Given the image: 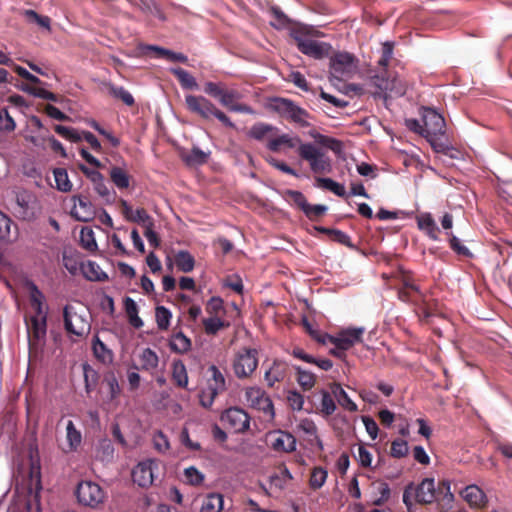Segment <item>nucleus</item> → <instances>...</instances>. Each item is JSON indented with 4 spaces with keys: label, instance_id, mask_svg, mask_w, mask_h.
Masks as SVG:
<instances>
[{
    "label": "nucleus",
    "instance_id": "obj_38",
    "mask_svg": "<svg viewBox=\"0 0 512 512\" xmlns=\"http://www.w3.org/2000/svg\"><path fill=\"white\" fill-rule=\"evenodd\" d=\"M110 179L118 189H126L130 185V176L123 168L118 166L111 168Z\"/></svg>",
    "mask_w": 512,
    "mask_h": 512
},
{
    "label": "nucleus",
    "instance_id": "obj_23",
    "mask_svg": "<svg viewBox=\"0 0 512 512\" xmlns=\"http://www.w3.org/2000/svg\"><path fill=\"white\" fill-rule=\"evenodd\" d=\"M29 299L32 308L35 311V315L32 317H38L39 319L45 318V321H47V313L44 311L43 308V302H44V295L43 293L38 289V287L34 283H29Z\"/></svg>",
    "mask_w": 512,
    "mask_h": 512
},
{
    "label": "nucleus",
    "instance_id": "obj_44",
    "mask_svg": "<svg viewBox=\"0 0 512 512\" xmlns=\"http://www.w3.org/2000/svg\"><path fill=\"white\" fill-rule=\"evenodd\" d=\"M21 90L30 94V95H33L34 97H38V98H41V99H45V100H49V101H52V102H58L59 101V97L58 95L54 94L53 92H50L44 88H41V87H36V86H31V85H28V84H24L21 86Z\"/></svg>",
    "mask_w": 512,
    "mask_h": 512
},
{
    "label": "nucleus",
    "instance_id": "obj_16",
    "mask_svg": "<svg viewBox=\"0 0 512 512\" xmlns=\"http://www.w3.org/2000/svg\"><path fill=\"white\" fill-rule=\"evenodd\" d=\"M185 105L189 112L198 115L202 119L209 120L215 105L206 97L201 95H186Z\"/></svg>",
    "mask_w": 512,
    "mask_h": 512
},
{
    "label": "nucleus",
    "instance_id": "obj_53",
    "mask_svg": "<svg viewBox=\"0 0 512 512\" xmlns=\"http://www.w3.org/2000/svg\"><path fill=\"white\" fill-rule=\"evenodd\" d=\"M205 310L210 316H223L225 314L223 300L220 297L210 298L206 303Z\"/></svg>",
    "mask_w": 512,
    "mask_h": 512
},
{
    "label": "nucleus",
    "instance_id": "obj_49",
    "mask_svg": "<svg viewBox=\"0 0 512 512\" xmlns=\"http://www.w3.org/2000/svg\"><path fill=\"white\" fill-rule=\"evenodd\" d=\"M296 373V380L304 390H310L314 387L316 376L312 372L302 369L301 367H296Z\"/></svg>",
    "mask_w": 512,
    "mask_h": 512
},
{
    "label": "nucleus",
    "instance_id": "obj_34",
    "mask_svg": "<svg viewBox=\"0 0 512 512\" xmlns=\"http://www.w3.org/2000/svg\"><path fill=\"white\" fill-rule=\"evenodd\" d=\"M124 308H125V312L127 314L129 323L134 328H137V329L141 328L144 323H143L142 319L138 316V306H137L136 302L132 298L126 297L124 299Z\"/></svg>",
    "mask_w": 512,
    "mask_h": 512
},
{
    "label": "nucleus",
    "instance_id": "obj_37",
    "mask_svg": "<svg viewBox=\"0 0 512 512\" xmlns=\"http://www.w3.org/2000/svg\"><path fill=\"white\" fill-rule=\"evenodd\" d=\"M275 131H277L275 126L258 122L250 128L248 135L255 140L262 141Z\"/></svg>",
    "mask_w": 512,
    "mask_h": 512
},
{
    "label": "nucleus",
    "instance_id": "obj_33",
    "mask_svg": "<svg viewBox=\"0 0 512 512\" xmlns=\"http://www.w3.org/2000/svg\"><path fill=\"white\" fill-rule=\"evenodd\" d=\"M223 504L224 500L221 494L210 493L204 498L200 512H221Z\"/></svg>",
    "mask_w": 512,
    "mask_h": 512
},
{
    "label": "nucleus",
    "instance_id": "obj_62",
    "mask_svg": "<svg viewBox=\"0 0 512 512\" xmlns=\"http://www.w3.org/2000/svg\"><path fill=\"white\" fill-rule=\"evenodd\" d=\"M104 382L107 384L109 388L110 399H116L119 396L121 389L114 372H108L104 376Z\"/></svg>",
    "mask_w": 512,
    "mask_h": 512
},
{
    "label": "nucleus",
    "instance_id": "obj_5",
    "mask_svg": "<svg viewBox=\"0 0 512 512\" xmlns=\"http://www.w3.org/2000/svg\"><path fill=\"white\" fill-rule=\"evenodd\" d=\"M357 68L358 59L352 53L338 51L330 56L329 72L334 79H349L354 75Z\"/></svg>",
    "mask_w": 512,
    "mask_h": 512
},
{
    "label": "nucleus",
    "instance_id": "obj_17",
    "mask_svg": "<svg viewBox=\"0 0 512 512\" xmlns=\"http://www.w3.org/2000/svg\"><path fill=\"white\" fill-rule=\"evenodd\" d=\"M34 196L28 191H20L15 196V206L13 208L14 214L17 218L22 220H30L34 216L32 203Z\"/></svg>",
    "mask_w": 512,
    "mask_h": 512
},
{
    "label": "nucleus",
    "instance_id": "obj_30",
    "mask_svg": "<svg viewBox=\"0 0 512 512\" xmlns=\"http://www.w3.org/2000/svg\"><path fill=\"white\" fill-rule=\"evenodd\" d=\"M286 366L284 363L274 361L273 365L265 372L264 378L267 384L272 387L276 382H280L285 378Z\"/></svg>",
    "mask_w": 512,
    "mask_h": 512
},
{
    "label": "nucleus",
    "instance_id": "obj_2",
    "mask_svg": "<svg viewBox=\"0 0 512 512\" xmlns=\"http://www.w3.org/2000/svg\"><path fill=\"white\" fill-rule=\"evenodd\" d=\"M271 106L276 113L289 122L294 123L301 128L311 126V114L306 109L297 105L294 101L288 98L277 97L272 100Z\"/></svg>",
    "mask_w": 512,
    "mask_h": 512
},
{
    "label": "nucleus",
    "instance_id": "obj_21",
    "mask_svg": "<svg viewBox=\"0 0 512 512\" xmlns=\"http://www.w3.org/2000/svg\"><path fill=\"white\" fill-rule=\"evenodd\" d=\"M462 495L472 508H483L488 502L486 494L477 485L467 486Z\"/></svg>",
    "mask_w": 512,
    "mask_h": 512
},
{
    "label": "nucleus",
    "instance_id": "obj_54",
    "mask_svg": "<svg viewBox=\"0 0 512 512\" xmlns=\"http://www.w3.org/2000/svg\"><path fill=\"white\" fill-rule=\"evenodd\" d=\"M394 43L385 42L382 44L381 56L378 60V66L381 69H386L393 58Z\"/></svg>",
    "mask_w": 512,
    "mask_h": 512
},
{
    "label": "nucleus",
    "instance_id": "obj_9",
    "mask_svg": "<svg viewBox=\"0 0 512 512\" xmlns=\"http://www.w3.org/2000/svg\"><path fill=\"white\" fill-rule=\"evenodd\" d=\"M258 366V351L243 347L235 354L232 367L237 378H249Z\"/></svg>",
    "mask_w": 512,
    "mask_h": 512
},
{
    "label": "nucleus",
    "instance_id": "obj_36",
    "mask_svg": "<svg viewBox=\"0 0 512 512\" xmlns=\"http://www.w3.org/2000/svg\"><path fill=\"white\" fill-rule=\"evenodd\" d=\"M171 73L177 78L183 89H197L196 79L181 67L172 68Z\"/></svg>",
    "mask_w": 512,
    "mask_h": 512
},
{
    "label": "nucleus",
    "instance_id": "obj_51",
    "mask_svg": "<svg viewBox=\"0 0 512 512\" xmlns=\"http://www.w3.org/2000/svg\"><path fill=\"white\" fill-rule=\"evenodd\" d=\"M156 323L160 330H167L170 325L172 314L164 306H157L155 310Z\"/></svg>",
    "mask_w": 512,
    "mask_h": 512
},
{
    "label": "nucleus",
    "instance_id": "obj_1",
    "mask_svg": "<svg viewBox=\"0 0 512 512\" xmlns=\"http://www.w3.org/2000/svg\"><path fill=\"white\" fill-rule=\"evenodd\" d=\"M425 138L432 149L437 153L447 154L450 143L446 137V123L444 117L432 108H424L422 112Z\"/></svg>",
    "mask_w": 512,
    "mask_h": 512
},
{
    "label": "nucleus",
    "instance_id": "obj_13",
    "mask_svg": "<svg viewBox=\"0 0 512 512\" xmlns=\"http://www.w3.org/2000/svg\"><path fill=\"white\" fill-rule=\"evenodd\" d=\"M371 84L377 89L375 93H394L402 95L405 90L401 81L396 77H391L386 69H381L371 76Z\"/></svg>",
    "mask_w": 512,
    "mask_h": 512
},
{
    "label": "nucleus",
    "instance_id": "obj_11",
    "mask_svg": "<svg viewBox=\"0 0 512 512\" xmlns=\"http://www.w3.org/2000/svg\"><path fill=\"white\" fill-rule=\"evenodd\" d=\"M364 331L365 329L362 327L348 328L340 331L336 336L325 334L321 338H318V341L323 344H333L339 350H348L356 343L362 342Z\"/></svg>",
    "mask_w": 512,
    "mask_h": 512
},
{
    "label": "nucleus",
    "instance_id": "obj_25",
    "mask_svg": "<svg viewBox=\"0 0 512 512\" xmlns=\"http://www.w3.org/2000/svg\"><path fill=\"white\" fill-rule=\"evenodd\" d=\"M92 351L97 360L103 364H110L113 361L114 355L101 340L95 335L92 340Z\"/></svg>",
    "mask_w": 512,
    "mask_h": 512
},
{
    "label": "nucleus",
    "instance_id": "obj_28",
    "mask_svg": "<svg viewBox=\"0 0 512 512\" xmlns=\"http://www.w3.org/2000/svg\"><path fill=\"white\" fill-rule=\"evenodd\" d=\"M418 228L424 231L432 240L438 239L439 228L430 213H423L417 217Z\"/></svg>",
    "mask_w": 512,
    "mask_h": 512
},
{
    "label": "nucleus",
    "instance_id": "obj_3",
    "mask_svg": "<svg viewBox=\"0 0 512 512\" xmlns=\"http://www.w3.org/2000/svg\"><path fill=\"white\" fill-rule=\"evenodd\" d=\"M207 373V385L200 394V404L204 408H210L216 397L227 390L225 375L217 366H209Z\"/></svg>",
    "mask_w": 512,
    "mask_h": 512
},
{
    "label": "nucleus",
    "instance_id": "obj_15",
    "mask_svg": "<svg viewBox=\"0 0 512 512\" xmlns=\"http://www.w3.org/2000/svg\"><path fill=\"white\" fill-rule=\"evenodd\" d=\"M71 200L73 206L71 207L70 214L77 221L89 222L95 217V209L90 199L86 195H74Z\"/></svg>",
    "mask_w": 512,
    "mask_h": 512
},
{
    "label": "nucleus",
    "instance_id": "obj_48",
    "mask_svg": "<svg viewBox=\"0 0 512 512\" xmlns=\"http://www.w3.org/2000/svg\"><path fill=\"white\" fill-rule=\"evenodd\" d=\"M317 184L319 187L330 190L335 195L339 197H346V190L342 184L337 183L336 181L330 178H316Z\"/></svg>",
    "mask_w": 512,
    "mask_h": 512
},
{
    "label": "nucleus",
    "instance_id": "obj_4",
    "mask_svg": "<svg viewBox=\"0 0 512 512\" xmlns=\"http://www.w3.org/2000/svg\"><path fill=\"white\" fill-rule=\"evenodd\" d=\"M26 328L29 357L30 359L36 360L41 355L45 345L47 321H45V318L39 319L38 317H30L29 320H26Z\"/></svg>",
    "mask_w": 512,
    "mask_h": 512
},
{
    "label": "nucleus",
    "instance_id": "obj_24",
    "mask_svg": "<svg viewBox=\"0 0 512 512\" xmlns=\"http://www.w3.org/2000/svg\"><path fill=\"white\" fill-rule=\"evenodd\" d=\"M236 98L237 93L235 91L225 90L218 101L232 112L250 113L251 108L246 104L236 103Z\"/></svg>",
    "mask_w": 512,
    "mask_h": 512
},
{
    "label": "nucleus",
    "instance_id": "obj_32",
    "mask_svg": "<svg viewBox=\"0 0 512 512\" xmlns=\"http://www.w3.org/2000/svg\"><path fill=\"white\" fill-rule=\"evenodd\" d=\"M204 331L207 335H216L220 330L229 327V322L222 319V316H210L202 320Z\"/></svg>",
    "mask_w": 512,
    "mask_h": 512
},
{
    "label": "nucleus",
    "instance_id": "obj_42",
    "mask_svg": "<svg viewBox=\"0 0 512 512\" xmlns=\"http://www.w3.org/2000/svg\"><path fill=\"white\" fill-rule=\"evenodd\" d=\"M82 271L85 278L90 281H104L108 279L107 274L103 272L95 262L92 261H89L86 265H83Z\"/></svg>",
    "mask_w": 512,
    "mask_h": 512
},
{
    "label": "nucleus",
    "instance_id": "obj_19",
    "mask_svg": "<svg viewBox=\"0 0 512 512\" xmlns=\"http://www.w3.org/2000/svg\"><path fill=\"white\" fill-rule=\"evenodd\" d=\"M415 500L422 505L431 504L436 499V487L433 478H424L417 487H414Z\"/></svg>",
    "mask_w": 512,
    "mask_h": 512
},
{
    "label": "nucleus",
    "instance_id": "obj_8",
    "mask_svg": "<svg viewBox=\"0 0 512 512\" xmlns=\"http://www.w3.org/2000/svg\"><path fill=\"white\" fill-rule=\"evenodd\" d=\"M291 37L301 53L314 59H323L329 56V52L332 49L330 44L313 40L307 37L301 30L293 31Z\"/></svg>",
    "mask_w": 512,
    "mask_h": 512
},
{
    "label": "nucleus",
    "instance_id": "obj_39",
    "mask_svg": "<svg viewBox=\"0 0 512 512\" xmlns=\"http://www.w3.org/2000/svg\"><path fill=\"white\" fill-rule=\"evenodd\" d=\"M148 50L154 51L156 53V57L159 58H166L167 60L171 62H180V63H186L188 61V58L183 53H177L173 52L171 50L161 48L158 46L150 45L147 47Z\"/></svg>",
    "mask_w": 512,
    "mask_h": 512
},
{
    "label": "nucleus",
    "instance_id": "obj_7",
    "mask_svg": "<svg viewBox=\"0 0 512 512\" xmlns=\"http://www.w3.org/2000/svg\"><path fill=\"white\" fill-rule=\"evenodd\" d=\"M64 328L69 334L82 337L87 335L91 329V324L86 317L85 311H79L73 305H66L63 309Z\"/></svg>",
    "mask_w": 512,
    "mask_h": 512
},
{
    "label": "nucleus",
    "instance_id": "obj_63",
    "mask_svg": "<svg viewBox=\"0 0 512 512\" xmlns=\"http://www.w3.org/2000/svg\"><path fill=\"white\" fill-rule=\"evenodd\" d=\"M326 211L327 207L325 205H311L307 203L303 213L306 215L307 218H309L312 221H315L318 218L322 217L326 213Z\"/></svg>",
    "mask_w": 512,
    "mask_h": 512
},
{
    "label": "nucleus",
    "instance_id": "obj_64",
    "mask_svg": "<svg viewBox=\"0 0 512 512\" xmlns=\"http://www.w3.org/2000/svg\"><path fill=\"white\" fill-rule=\"evenodd\" d=\"M390 454L394 458H403L408 454V444L403 439H396L391 444Z\"/></svg>",
    "mask_w": 512,
    "mask_h": 512
},
{
    "label": "nucleus",
    "instance_id": "obj_58",
    "mask_svg": "<svg viewBox=\"0 0 512 512\" xmlns=\"http://www.w3.org/2000/svg\"><path fill=\"white\" fill-rule=\"evenodd\" d=\"M94 190L101 196L107 203L114 201L116 193L111 191L104 182V176L100 181L94 182Z\"/></svg>",
    "mask_w": 512,
    "mask_h": 512
},
{
    "label": "nucleus",
    "instance_id": "obj_10",
    "mask_svg": "<svg viewBox=\"0 0 512 512\" xmlns=\"http://www.w3.org/2000/svg\"><path fill=\"white\" fill-rule=\"evenodd\" d=\"M76 497L80 504L90 508H97L104 503L106 493L95 482L81 481L76 489Z\"/></svg>",
    "mask_w": 512,
    "mask_h": 512
},
{
    "label": "nucleus",
    "instance_id": "obj_40",
    "mask_svg": "<svg viewBox=\"0 0 512 512\" xmlns=\"http://www.w3.org/2000/svg\"><path fill=\"white\" fill-rule=\"evenodd\" d=\"M66 439L68 444V451H75L82 441V435L76 429L73 421L69 420L66 426Z\"/></svg>",
    "mask_w": 512,
    "mask_h": 512
},
{
    "label": "nucleus",
    "instance_id": "obj_31",
    "mask_svg": "<svg viewBox=\"0 0 512 512\" xmlns=\"http://www.w3.org/2000/svg\"><path fill=\"white\" fill-rule=\"evenodd\" d=\"M172 380L179 388H187L188 386L187 369L181 360H176L172 364Z\"/></svg>",
    "mask_w": 512,
    "mask_h": 512
},
{
    "label": "nucleus",
    "instance_id": "obj_35",
    "mask_svg": "<svg viewBox=\"0 0 512 512\" xmlns=\"http://www.w3.org/2000/svg\"><path fill=\"white\" fill-rule=\"evenodd\" d=\"M175 264L179 271L189 273L195 267V259L188 251L180 250L175 254Z\"/></svg>",
    "mask_w": 512,
    "mask_h": 512
},
{
    "label": "nucleus",
    "instance_id": "obj_55",
    "mask_svg": "<svg viewBox=\"0 0 512 512\" xmlns=\"http://www.w3.org/2000/svg\"><path fill=\"white\" fill-rule=\"evenodd\" d=\"M208 154L200 148L194 147L191 152L185 156L184 160L188 165H201L207 162Z\"/></svg>",
    "mask_w": 512,
    "mask_h": 512
},
{
    "label": "nucleus",
    "instance_id": "obj_47",
    "mask_svg": "<svg viewBox=\"0 0 512 512\" xmlns=\"http://www.w3.org/2000/svg\"><path fill=\"white\" fill-rule=\"evenodd\" d=\"M108 91L111 96L121 100L127 106H133L135 103V100L131 93L122 86H115L113 84H109Z\"/></svg>",
    "mask_w": 512,
    "mask_h": 512
},
{
    "label": "nucleus",
    "instance_id": "obj_50",
    "mask_svg": "<svg viewBox=\"0 0 512 512\" xmlns=\"http://www.w3.org/2000/svg\"><path fill=\"white\" fill-rule=\"evenodd\" d=\"M56 187L59 191L69 192L72 184L69 180L68 173L64 168H55L53 171Z\"/></svg>",
    "mask_w": 512,
    "mask_h": 512
},
{
    "label": "nucleus",
    "instance_id": "obj_27",
    "mask_svg": "<svg viewBox=\"0 0 512 512\" xmlns=\"http://www.w3.org/2000/svg\"><path fill=\"white\" fill-rule=\"evenodd\" d=\"M435 500L441 502L443 508L450 509L452 507L454 495L451 492V482L449 480H442L438 483Z\"/></svg>",
    "mask_w": 512,
    "mask_h": 512
},
{
    "label": "nucleus",
    "instance_id": "obj_6",
    "mask_svg": "<svg viewBox=\"0 0 512 512\" xmlns=\"http://www.w3.org/2000/svg\"><path fill=\"white\" fill-rule=\"evenodd\" d=\"M298 154L309 162L311 170L316 174L330 173L332 170L331 160L326 153L312 143L300 145Z\"/></svg>",
    "mask_w": 512,
    "mask_h": 512
},
{
    "label": "nucleus",
    "instance_id": "obj_29",
    "mask_svg": "<svg viewBox=\"0 0 512 512\" xmlns=\"http://www.w3.org/2000/svg\"><path fill=\"white\" fill-rule=\"evenodd\" d=\"M191 340L182 331L174 332L169 342L170 349L178 354H184L191 349Z\"/></svg>",
    "mask_w": 512,
    "mask_h": 512
},
{
    "label": "nucleus",
    "instance_id": "obj_43",
    "mask_svg": "<svg viewBox=\"0 0 512 512\" xmlns=\"http://www.w3.org/2000/svg\"><path fill=\"white\" fill-rule=\"evenodd\" d=\"M114 446L109 439H103L99 442L96 450V458L102 462H111L114 458Z\"/></svg>",
    "mask_w": 512,
    "mask_h": 512
},
{
    "label": "nucleus",
    "instance_id": "obj_18",
    "mask_svg": "<svg viewBox=\"0 0 512 512\" xmlns=\"http://www.w3.org/2000/svg\"><path fill=\"white\" fill-rule=\"evenodd\" d=\"M154 466H157L153 460H147L139 463L132 470V479L135 484L140 487L146 488L153 484L154 481Z\"/></svg>",
    "mask_w": 512,
    "mask_h": 512
},
{
    "label": "nucleus",
    "instance_id": "obj_26",
    "mask_svg": "<svg viewBox=\"0 0 512 512\" xmlns=\"http://www.w3.org/2000/svg\"><path fill=\"white\" fill-rule=\"evenodd\" d=\"M330 390L333 396L337 399L338 403L346 410L350 412H356L358 410L357 405L351 400L348 394L344 391L339 383H332Z\"/></svg>",
    "mask_w": 512,
    "mask_h": 512
},
{
    "label": "nucleus",
    "instance_id": "obj_56",
    "mask_svg": "<svg viewBox=\"0 0 512 512\" xmlns=\"http://www.w3.org/2000/svg\"><path fill=\"white\" fill-rule=\"evenodd\" d=\"M81 245L88 251H94L97 248V243L94 238V233L90 228H82L80 233Z\"/></svg>",
    "mask_w": 512,
    "mask_h": 512
},
{
    "label": "nucleus",
    "instance_id": "obj_41",
    "mask_svg": "<svg viewBox=\"0 0 512 512\" xmlns=\"http://www.w3.org/2000/svg\"><path fill=\"white\" fill-rule=\"evenodd\" d=\"M141 369L151 371L157 368L159 358L155 351L150 348L143 349L140 354Z\"/></svg>",
    "mask_w": 512,
    "mask_h": 512
},
{
    "label": "nucleus",
    "instance_id": "obj_57",
    "mask_svg": "<svg viewBox=\"0 0 512 512\" xmlns=\"http://www.w3.org/2000/svg\"><path fill=\"white\" fill-rule=\"evenodd\" d=\"M331 394L326 390H321V412L325 415H332L336 410V404Z\"/></svg>",
    "mask_w": 512,
    "mask_h": 512
},
{
    "label": "nucleus",
    "instance_id": "obj_14",
    "mask_svg": "<svg viewBox=\"0 0 512 512\" xmlns=\"http://www.w3.org/2000/svg\"><path fill=\"white\" fill-rule=\"evenodd\" d=\"M246 401L251 408L262 411L265 415L272 418L274 416V407L270 397L259 387H249L245 391Z\"/></svg>",
    "mask_w": 512,
    "mask_h": 512
},
{
    "label": "nucleus",
    "instance_id": "obj_22",
    "mask_svg": "<svg viewBox=\"0 0 512 512\" xmlns=\"http://www.w3.org/2000/svg\"><path fill=\"white\" fill-rule=\"evenodd\" d=\"M302 140L298 136H290L289 134H282L276 138H272L267 143V148L272 152H280L282 146L288 148H299L300 145H304Z\"/></svg>",
    "mask_w": 512,
    "mask_h": 512
},
{
    "label": "nucleus",
    "instance_id": "obj_59",
    "mask_svg": "<svg viewBox=\"0 0 512 512\" xmlns=\"http://www.w3.org/2000/svg\"><path fill=\"white\" fill-rule=\"evenodd\" d=\"M130 222L141 224L145 228L148 226H154L152 217L144 208H138L136 211H134L132 217H130Z\"/></svg>",
    "mask_w": 512,
    "mask_h": 512
},
{
    "label": "nucleus",
    "instance_id": "obj_12",
    "mask_svg": "<svg viewBox=\"0 0 512 512\" xmlns=\"http://www.w3.org/2000/svg\"><path fill=\"white\" fill-rule=\"evenodd\" d=\"M220 421L224 427L231 429L235 433H244L249 429L250 417L241 408L231 407L226 409L220 416Z\"/></svg>",
    "mask_w": 512,
    "mask_h": 512
},
{
    "label": "nucleus",
    "instance_id": "obj_61",
    "mask_svg": "<svg viewBox=\"0 0 512 512\" xmlns=\"http://www.w3.org/2000/svg\"><path fill=\"white\" fill-rule=\"evenodd\" d=\"M98 381L97 372L88 365H84V382L87 394H90L96 387Z\"/></svg>",
    "mask_w": 512,
    "mask_h": 512
},
{
    "label": "nucleus",
    "instance_id": "obj_45",
    "mask_svg": "<svg viewBox=\"0 0 512 512\" xmlns=\"http://www.w3.org/2000/svg\"><path fill=\"white\" fill-rule=\"evenodd\" d=\"M283 198L289 204L296 206L302 212L304 211V209L308 203L304 194L297 190H291V189L285 190L283 192Z\"/></svg>",
    "mask_w": 512,
    "mask_h": 512
},
{
    "label": "nucleus",
    "instance_id": "obj_46",
    "mask_svg": "<svg viewBox=\"0 0 512 512\" xmlns=\"http://www.w3.org/2000/svg\"><path fill=\"white\" fill-rule=\"evenodd\" d=\"M328 472L323 467H314L311 471L309 486L313 490L320 489L326 482Z\"/></svg>",
    "mask_w": 512,
    "mask_h": 512
},
{
    "label": "nucleus",
    "instance_id": "obj_60",
    "mask_svg": "<svg viewBox=\"0 0 512 512\" xmlns=\"http://www.w3.org/2000/svg\"><path fill=\"white\" fill-rule=\"evenodd\" d=\"M184 477L188 484L197 486L204 481V475L196 467L190 466L184 470Z\"/></svg>",
    "mask_w": 512,
    "mask_h": 512
},
{
    "label": "nucleus",
    "instance_id": "obj_52",
    "mask_svg": "<svg viewBox=\"0 0 512 512\" xmlns=\"http://www.w3.org/2000/svg\"><path fill=\"white\" fill-rule=\"evenodd\" d=\"M23 15L25 16V18L28 22H34L37 25H39L40 27L50 31L51 20L48 16L39 15L37 12H35L34 10H31V9L25 10L23 12Z\"/></svg>",
    "mask_w": 512,
    "mask_h": 512
},
{
    "label": "nucleus",
    "instance_id": "obj_20",
    "mask_svg": "<svg viewBox=\"0 0 512 512\" xmlns=\"http://www.w3.org/2000/svg\"><path fill=\"white\" fill-rule=\"evenodd\" d=\"M270 446L277 452H292L296 449V440L288 432L278 431L269 436Z\"/></svg>",
    "mask_w": 512,
    "mask_h": 512
}]
</instances>
